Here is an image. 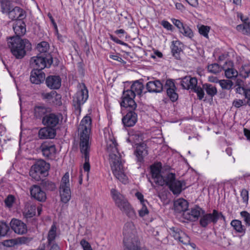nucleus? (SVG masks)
Wrapping results in <instances>:
<instances>
[{
	"instance_id": "f257e3e1",
	"label": "nucleus",
	"mask_w": 250,
	"mask_h": 250,
	"mask_svg": "<svg viewBox=\"0 0 250 250\" xmlns=\"http://www.w3.org/2000/svg\"><path fill=\"white\" fill-rule=\"evenodd\" d=\"M13 30L16 36L7 39V44L12 54L17 59H21L26 55V51L31 49V44L27 39L21 37L26 33V25L23 20H17L13 24Z\"/></svg>"
},
{
	"instance_id": "f03ea898",
	"label": "nucleus",
	"mask_w": 250,
	"mask_h": 250,
	"mask_svg": "<svg viewBox=\"0 0 250 250\" xmlns=\"http://www.w3.org/2000/svg\"><path fill=\"white\" fill-rule=\"evenodd\" d=\"M109 139L111 144L107 145V149L110 152L109 157L112 173L120 182L125 184L127 182L128 178L125 173V169L117 147L118 144L113 137Z\"/></svg>"
},
{
	"instance_id": "7ed1b4c3",
	"label": "nucleus",
	"mask_w": 250,
	"mask_h": 250,
	"mask_svg": "<svg viewBox=\"0 0 250 250\" xmlns=\"http://www.w3.org/2000/svg\"><path fill=\"white\" fill-rule=\"evenodd\" d=\"M146 91L149 93H161L164 90L167 91V95L172 102H176L178 98V94L176 92L177 88L175 86L174 80L168 79L166 81L163 80L162 81L159 80H155L149 81L146 84Z\"/></svg>"
},
{
	"instance_id": "20e7f679",
	"label": "nucleus",
	"mask_w": 250,
	"mask_h": 250,
	"mask_svg": "<svg viewBox=\"0 0 250 250\" xmlns=\"http://www.w3.org/2000/svg\"><path fill=\"white\" fill-rule=\"evenodd\" d=\"M110 195L115 205L129 218L134 220L137 218L136 212L124 195L116 188L110 190Z\"/></svg>"
},
{
	"instance_id": "39448f33",
	"label": "nucleus",
	"mask_w": 250,
	"mask_h": 250,
	"mask_svg": "<svg viewBox=\"0 0 250 250\" xmlns=\"http://www.w3.org/2000/svg\"><path fill=\"white\" fill-rule=\"evenodd\" d=\"M88 90L84 83H79L78 90L74 95L72 100L73 106L75 111L80 114L82 106L86 102L88 98Z\"/></svg>"
},
{
	"instance_id": "423d86ee",
	"label": "nucleus",
	"mask_w": 250,
	"mask_h": 250,
	"mask_svg": "<svg viewBox=\"0 0 250 250\" xmlns=\"http://www.w3.org/2000/svg\"><path fill=\"white\" fill-rule=\"evenodd\" d=\"M92 120L90 116L86 115L81 120L78 127L80 136L79 145L90 144L89 136L91 132Z\"/></svg>"
},
{
	"instance_id": "0eeeda50",
	"label": "nucleus",
	"mask_w": 250,
	"mask_h": 250,
	"mask_svg": "<svg viewBox=\"0 0 250 250\" xmlns=\"http://www.w3.org/2000/svg\"><path fill=\"white\" fill-rule=\"evenodd\" d=\"M50 164L45 161H38L30 170L29 175L36 181H39L48 175Z\"/></svg>"
},
{
	"instance_id": "6e6552de",
	"label": "nucleus",
	"mask_w": 250,
	"mask_h": 250,
	"mask_svg": "<svg viewBox=\"0 0 250 250\" xmlns=\"http://www.w3.org/2000/svg\"><path fill=\"white\" fill-rule=\"evenodd\" d=\"M131 227L130 223H126L123 228V240L124 250H141L140 242L138 238L129 236Z\"/></svg>"
},
{
	"instance_id": "1a4fd4ad",
	"label": "nucleus",
	"mask_w": 250,
	"mask_h": 250,
	"mask_svg": "<svg viewBox=\"0 0 250 250\" xmlns=\"http://www.w3.org/2000/svg\"><path fill=\"white\" fill-rule=\"evenodd\" d=\"M31 63L33 69L42 71L45 68L50 67L53 64V57L51 54L39 53L31 58Z\"/></svg>"
},
{
	"instance_id": "9d476101",
	"label": "nucleus",
	"mask_w": 250,
	"mask_h": 250,
	"mask_svg": "<svg viewBox=\"0 0 250 250\" xmlns=\"http://www.w3.org/2000/svg\"><path fill=\"white\" fill-rule=\"evenodd\" d=\"M135 96L134 92L125 87L120 103L121 108L136 109L137 105L134 100Z\"/></svg>"
},
{
	"instance_id": "9b49d317",
	"label": "nucleus",
	"mask_w": 250,
	"mask_h": 250,
	"mask_svg": "<svg viewBox=\"0 0 250 250\" xmlns=\"http://www.w3.org/2000/svg\"><path fill=\"white\" fill-rule=\"evenodd\" d=\"M136 109L131 108H121V113L123 115L122 124L125 127L133 126L137 122L138 115L135 112Z\"/></svg>"
},
{
	"instance_id": "f8f14e48",
	"label": "nucleus",
	"mask_w": 250,
	"mask_h": 250,
	"mask_svg": "<svg viewBox=\"0 0 250 250\" xmlns=\"http://www.w3.org/2000/svg\"><path fill=\"white\" fill-rule=\"evenodd\" d=\"M199 225L203 228H206L210 224L215 225L217 224V216L215 213V209L212 210V212L205 213L202 214L199 219Z\"/></svg>"
},
{
	"instance_id": "ddd939ff",
	"label": "nucleus",
	"mask_w": 250,
	"mask_h": 250,
	"mask_svg": "<svg viewBox=\"0 0 250 250\" xmlns=\"http://www.w3.org/2000/svg\"><path fill=\"white\" fill-rule=\"evenodd\" d=\"M59 122L60 117L58 114L55 113H48L42 119V123L44 126L56 129Z\"/></svg>"
},
{
	"instance_id": "4468645a",
	"label": "nucleus",
	"mask_w": 250,
	"mask_h": 250,
	"mask_svg": "<svg viewBox=\"0 0 250 250\" xmlns=\"http://www.w3.org/2000/svg\"><path fill=\"white\" fill-rule=\"evenodd\" d=\"M42 155L46 158L52 159L56 152L55 145L52 142H44L40 147Z\"/></svg>"
},
{
	"instance_id": "2eb2a0df",
	"label": "nucleus",
	"mask_w": 250,
	"mask_h": 250,
	"mask_svg": "<svg viewBox=\"0 0 250 250\" xmlns=\"http://www.w3.org/2000/svg\"><path fill=\"white\" fill-rule=\"evenodd\" d=\"M205 210L199 206L196 205L187 213H183V216L187 220L190 221H195L197 220L200 217H201L202 214L205 213Z\"/></svg>"
},
{
	"instance_id": "dca6fc26",
	"label": "nucleus",
	"mask_w": 250,
	"mask_h": 250,
	"mask_svg": "<svg viewBox=\"0 0 250 250\" xmlns=\"http://www.w3.org/2000/svg\"><path fill=\"white\" fill-rule=\"evenodd\" d=\"M80 150L82 154V158L84 160V163L83 165V168L85 172H89L90 169V165L89 162V152L90 149V144L79 145Z\"/></svg>"
},
{
	"instance_id": "f3484780",
	"label": "nucleus",
	"mask_w": 250,
	"mask_h": 250,
	"mask_svg": "<svg viewBox=\"0 0 250 250\" xmlns=\"http://www.w3.org/2000/svg\"><path fill=\"white\" fill-rule=\"evenodd\" d=\"M31 196L35 200L44 202L46 199V194L40 186L34 185L30 188Z\"/></svg>"
},
{
	"instance_id": "a211bd4d",
	"label": "nucleus",
	"mask_w": 250,
	"mask_h": 250,
	"mask_svg": "<svg viewBox=\"0 0 250 250\" xmlns=\"http://www.w3.org/2000/svg\"><path fill=\"white\" fill-rule=\"evenodd\" d=\"M46 86L51 90H58L61 86L62 79L59 75H49L45 78Z\"/></svg>"
},
{
	"instance_id": "6ab92c4d",
	"label": "nucleus",
	"mask_w": 250,
	"mask_h": 250,
	"mask_svg": "<svg viewBox=\"0 0 250 250\" xmlns=\"http://www.w3.org/2000/svg\"><path fill=\"white\" fill-rule=\"evenodd\" d=\"M176 180V174L170 171H167L162 175L160 180H157L155 184L157 185L163 186L166 185L167 187L171 185Z\"/></svg>"
},
{
	"instance_id": "aec40b11",
	"label": "nucleus",
	"mask_w": 250,
	"mask_h": 250,
	"mask_svg": "<svg viewBox=\"0 0 250 250\" xmlns=\"http://www.w3.org/2000/svg\"><path fill=\"white\" fill-rule=\"evenodd\" d=\"M180 83L182 88L184 89L191 91L197 85L198 81L196 77H192L190 76H186L180 79Z\"/></svg>"
},
{
	"instance_id": "412c9836",
	"label": "nucleus",
	"mask_w": 250,
	"mask_h": 250,
	"mask_svg": "<svg viewBox=\"0 0 250 250\" xmlns=\"http://www.w3.org/2000/svg\"><path fill=\"white\" fill-rule=\"evenodd\" d=\"M169 189L175 195H179L183 190L186 189V182L185 180H179L176 179L174 182L168 187Z\"/></svg>"
},
{
	"instance_id": "4be33fe9",
	"label": "nucleus",
	"mask_w": 250,
	"mask_h": 250,
	"mask_svg": "<svg viewBox=\"0 0 250 250\" xmlns=\"http://www.w3.org/2000/svg\"><path fill=\"white\" fill-rule=\"evenodd\" d=\"M10 224L11 229L16 233L23 234L27 232L26 225L20 220L13 219Z\"/></svg>"
},
{
	"instance_id": "5701e85b",
	"label": "nucleus",
	"mask_w": 250,
	"mask_h": 250,
	"mask_svg": "<svg viewBox=\"0 0 250 250\" xmlns=\"http://www.w3.org/2000/svg\"><path fill=\"white\" fill-rule=\"evenodd\" d=\"M45 74L42 70L33 69L30 72V81L32 83L40 84L45 80Z\"/></svg>"
},
{
	"instance_id": "b1692460",
	"label": "nucleus",
	"mask_w": 250,
	"mask_h": 250,
	"mask_svg": "<svg viewBox=\"0 0 250 250\" xmlns=\"http://www.w3.org/2000/svg\"><path fill=\"white\" fill-rule=\"evenodd\" d=\"M8 18L12 21L23 20L26 17V12L19 6H15L8 15Z\"/></svg>"
},
{
	"instance_id": "393cba45",
	"label": "nucleus",
	"mask_w": 250,
	"mask_h": 250,
	"mask_svg": "<svg viewBox=\"0 0 250 250\" xmlns=\"http://www.w3.org/2000/svg\"><path fill=\"white\" fill-rule=\"evenodd\" d=\"M149 168L152 178L154 179V182L155 183L157 180H160L163 175L161 174L162 168V164L161 162H155L150 166Z\"/></svg>"
},
{
	"instance_id": "a878e982",
	"label": "nucleus",
	"mask_w": 250,
	"mask_h": 250,
	"mask_svg": "<svg viewBox=\"0 0 250 250\" xmlns=\"http://www.w3.org/2000/svg\"><path fill=\"white\" fill-rule=\"evenodd\" d=\"M136 145L138 146H136L134 154L137 157V161L142 163L144 161V157L148 154L147 146L144 143L139 144L136 143Z\"/></svg>"
},
{
	"instance_id": "bb28decb",
	"label": "nucleus",
	"mask_w": 250,
	"mask_h": 250,
	"mask_svg": "<svg viewBox=\"0 0 250 250\" xmlns=\"http://www.w3.org/2000/svg\"><path fill=\"white\" fill-rule=\"evenodd\" d=\"M56 135V129L45 126L39 131V137L41 139H53Z\"/></svg>"
},
{
	"instance_id": "cd10ccee",
	"label": "nucleus",
	"mask_w": 250,
	"mask_h": 250,
	"mask_svg": "<svg viewBox=\"0 0 250 250\" xmlns=\"http://www.w3.org/2000/svg\"><path fill=\"white\" fill-rule=\"evenodd\" d=\"M230 225L239 237H241L245 234L246 232V227L242 225L240 220L234 219L231 221Z\"/></svg>"
},
{
	"instance_id": "c85d7f7f",
	"label": "nucleus",
	"mask_w": 250,
	"mask_h": 250,
	"mask_svg": "<svg viewBox=\"0 0 250 250\" xmlns=\"http://www.w3.org/2000/svg\"><path fill=\"white\" fill-rule=\"evenodd\" d=\"M143 80L140 79L136 80L132 82V84L129 88L130 90L134 92L136 95L141 97L142 95L143 90L144 89V85L143 83Z\"/></svg>"
},
{
	"instance_id": "c756f323",
	"label": "nucleus",
	"mask_w": 250,
	"mask_h": 250,
	"mask_svg": "<svg viewBox=\"0 0 250 250\" xmlns=\"http://www.w3.org/2000/svg\"><path fill=\"white\" fill-rule=\"evenodd\" d=\"M15 6L13 5V3L9 0H2L0 2L1 12L7 16Z\"/></svg>"
},
{
	"instance_id": "7c9ffc66",
	"label": "nucleus",
	"mask_w": 250,
	"mask_h": 250,
	"mask_svg": "<svg viewBox=\"0 0 250 250\" xmlns=\"http://www.w3.org/2000/svg\"><path fill=\"white\" fill-rule=\"evenodd\" d=\"M48 109L42 105H35L34 108V115L37 119H41L48 114Z\"/></svg>"
},
{
	"instance_id": "2f4dec72",
	"label": "nucleus",
	"mask_w": 250,
	"mask_h": 250,
	"mask_svg": "<svg viewBox=\"0 0 250 250\" xmlns=\"http://www.w3.org/2000/svg\"><path fill=\"white\" fill-rule=\"evenodd\" d=\"M182 43L178 40L173 41L172 42L171 46V53L174 57L176 59L180 58V53L182 51L181 47L180 46Z\"/></svg>"
},
{
	"instance_id": "473e14b6",
	"label": "nucleus",
	"mask_w": 250,
	"mask_h": 250,
	"mask_svg": "<svg viewBox=\"0 0 250 250\" xmlns=\"http://www.w3.org/2000/svg\"><path fill=\"white\" fill-rule=\"evenodd\" d=\"M57 229L56 222H53L47 236L48 246L51 245L56 239L57 236Z\"/></svg>"
},
{
	"instance_id": "72a5a7b5",
	"label": "nucleus",
	"mask_w": 250,
	"mask_h": 250,
	"mask_svg": "<svg viewBox=\"0 0 250 250\" xmlns=\"http://www.w3.org/2000/svg\"><path fill=\"white\" fill-rule=\"evenodd\" d=\"M61 200L63 203H67L71 198V192L69 188H60Z\"/></svg>"
},
{
	"instance_id": "f704fd0d",
	"label": "nucleus",
	"mask_w": 250,
	"mask_h": 250,
	"mask_svg": "<svg viewBox=\"0 0 250 250\" xmlns=\"http://www.w3.org/2000/svg\"><path fill=\"white\" fill-rule=\"evenodd\" d=\"M203 88L206 92L207 95L211 98L217 94V88L212 84L208 83L203 84Z\"/></svg>"
},
{
	"instance_id": "c9c22d12",
	"label": "nucleus",
	"mask_w": 250,
	"mask_h": 250,
	"mask_svg": "<svg viewBox=\"0 0 250 250\" xmlns=\"http://www.w3.org/2000/svg\"><path fill=\"white\" fill-rule=\"evenodd\" d=\"M41 183V186L45 190L49 191H53L56 188V186L54 182L48 180L42 179Z\"/></svg>"
},
{
	"instance_id": "e433bc0d",
	"label": "nucleus",
	"mask_w": 250,
	"mask_h": 250,
	"mask_svg": "<svg viewBox=\"0 0 250 250\" xmlns=\"http://www.w3.org/2000/svg\"><path fill=\"white\" fill-rule=\"evenodd\" d=\"M36 48L40 53L50 54L48 53L49 49V44L47 42H41L37 44Z\"/></svg>"
},
{
	"instance_id": "4c0bfd02",
	"label": "nucleus",
	"mask_w": 250,
	"mask_h": 250,
	"mask_svg": "<svg viewBox=\"0 0 250 250\" xmlns=\"http://www.w3.org/2000/svg\"><path fill=\"white\" fill-rule=\"evenodd\" d=\"M36 207L32 205L28 206L23 212V215L26 218H31L36 215Z\"/></svg>"
},
{
	"instance_id": "58836bf2",
	"label": "nucleus",
	"mask_w": 250,
	"mask_h": 250,
	"mask_svg": "<svg viewBox=\"0 0 250 250\" xmlns=\"http://www.w3.org/2000/svg\"><path fill=\"white\" fill-rule=\"evenodd\" d=\"M220 86L223 89L230 90L233 88V83L230 80H221L218 81Z\"/></svg>"
},
{
	"instance_id": "ea45409f",
	"label": "nucleus",
	"mask_w": 250,
	"mask_h": 250,
	"mask_svg": "<svg viewBox=\"0 0 250 250\" xmlns=\"http://www.w3.org/2000/svg\"><path fill=\"white\" fill-rule=\"evenodd\" d=\"M10 227L5 222L0 221V237H4L8 234Z\"/></svg>"
},
{
	"instance_id": "a19ab883",
	"label": "nucleus",
	"mask_w": 250,
	"mask_h": 250,
	"mask_svg": "<svg viewBox=\"0 0 250 250\" xmlns=\"http://www.w3.org/2000/svg\"><path fill=\"white\" fill-rule=\"evenodd\" d=\"M208 70L213 74H218L221 72L223 67H221L218 63H214L208 65Z\"/></svg>"
},
{
	"instance_id": "79ce46f5",
	"label": "nucleus",
	"mask_w": 250,
	"mask_h": 250,
	"mask_svg": "<svg viewBox=\"0 0 250 250\" xmlns=\"http://www.w3.org/2000/svg\"><path fill=\"white\" fill-rule=\"evenodd\" d=\"M169 233L171 236H172L175 240H179L180 239L181 234L183 233L180 229L176 227H172L169 228Z\"/></svg>"
},
{
	"instance_id": "37998d69",
	"label": "nucleus",
	"mask_w": 250,
	"mask_h": 250,
	"mask_svg": "<svg viewBox=\"0 0 250 250\" xmlns=\"http://www.w3.org/2000/svg\"><path fill=\"white\" fill-rule=\"evenodd\" d=\"M236 29L244 35H250V24H239Z\"/></svg>"
},
{
	"instance_id": "c03bdc74",
	"label": "nucleus",
	"mask_w": 250,
	"mask_h": 250,
	"mask_svg": "<svg viewBox=\"0 0 250 250\" xmlns=\"http://www.w3.org/2000/svg\"><path fill=\"white\" fill-rule=\"evenodd\" d=\"M223 69L225 70V76L228 79H232L236 77L238 75V72L236 70L233 68H225V66L223 67Z\"/></svg>"
},
{
	"instance_id": "a18cd8bd",
	"label": "nucleus",
	"mask_w": 250,
	"mask_h": 250,
	"mask_svg": "<svg viewBox=\"0 0 250 250\" xmlns=\"http://www.w3.org/2000/svg\"><path fill=\"white\" fill-rule=\"evenodd\" d=\"M179 32L184 36L189 39H191L193 37V33L192 30L187 24H185Z\"/></svg>"
},
{
	"instance_id": "49530a36",
	"label": "nucleus",
	"mask_w": 250,
	"mask_h": 250,
	"mask_svg": "<svg viewBox=\"0 0 250 250\" xmlns=\"http://www.w3.org/2000/svg\"><path fill=\"white\" fill-rule=\"evenodd\" d=\"M17 245H29L32 241L33 238L27 236H21L16 238Z\"/></svg>"
},
{
	"instance_id": "de8ad7c7",
	"label": "nucleus",
	"mask_w": 250,
	"mask_h": 250,
	"mask_svg": "<svg viewBox=\"0 0 250 250\" xmlns=\"http://www.w3.org/2000/svg\"><path fill=\"white\" fill-rule=\"evenodd\" d=\"M69 175L68 172L64 174L62 178L60 188H69Z\"/></svg>"
},
{
	"instance_id": "09e8293b",
	"label": "nucleus",
	"mask_w": 250,
	"mask_h": 250,
	"mask_svg": "<svg viewBox=\"0 0 250 250\" xmlns=\"http://www.w3.org/2000/svg\"><path fill=\"white\" fill-rule=\"evenodd\" d=\"M204 90L203 87H201L200 86L197 85L192 91L197 94V98L199 100H202L204 98Z\"/></svg>"
},
{
	"instance_id": "8fccbe9b",
	"label": "nucleus",
	"mask_w": 250,
	"mask_h": 250,
	"mask_svg": "<svg viewBox=\"0 0 250 250\" xmlns=\"http://www.w3.org/2000/svg\"><path fill=\"white\" fill-rule=\"evenodd\" d=\"M130 139L136 142H140L143 140V134L139 131L136 132L130 137V138L127 139V142H130Z\"/></svg>"
},
{
	"instance_id": "3c124183",
	"label": "nucleus",
	"mask_w": 250,
	"mask_h": 250,
	"mask_svg": "<svg viewBox=\"0 0 250 250\" xmlns=\"http://www.w3.org/2000/svg\"><path fill=\"white\" fill-rule=\"evenodd\" d=\"M210 29V27L209 26L202 25L199 28V32L201 35L208 39V32H209Z\"/></svg>"
},
{
	"instance_id": "603ef678",
	"label": "nucleus",
	"mask_w": 250,
	"mask_h": 250,
	"mask_svg": "<svg viewBox=\"0 0 250 250\" xmlns=\"http://www.w3.org/2000/svg\"><path fill=\"white\" fill-rule=\"evenodd\" d=\"M178 208H180L181 211H183L184 213H187L188 211V202L185 199L180 200L178 203Z\"/></svg>"
},
{
	"instance_id": "864d4df0",
	"label": "nucleus",
	"mask_w": 250,
	"mask_h": 250,
	"mask_svg": "<svg viewBox=\"0 0 250 250\" xmlns=\"http://www.w3.org/2000/svg\"><path fill=\"white\" fill-rule=\"evenodd\" d=\"M1 243L3 246L8 248L18 245L16 238L5 240L1 242Z\"/></svg>"
},
{
	"instance_id": "5fc2aeb1",
	"label": "nucleus",
	"mask_w": 250,
	"mask_h": 250,
	"mask_svg": "<svg viewBox=\"0 0 250 250\" xmlns=\"http://www.w3.org/2000/svg\"><path fill=\"white\" fill-rule=\"evenodd\" d=\"M240 215L243 219L246 226H250V213L247 211H242L240 212Z\"/></svg>"
},
{
	"instance_id": "6e6d98bb",
	"label": "nucleus",
	"mask_w": 250,
	"mask_h": 250,
	"mask_svg": "<svg viewBox=\"0 0 250 250\" xmlns=\"http://www.w3.org/2000/svg\"><path fill=\"white\" fill-rule=\"evenodd\" d=\"M15 200V198L14 196L11 194L8 195L4 200L5 206L9 208H11L13 206Z\"/></svg>"
},
{
	"instance_id": "4d7b16f0",
	"label": "nucleus",
	"mask_w": 250,
	"mask_h": 250,
	"mask_svg": "<svg viewBox=\"0 0 250 250\" xmlns=\"http://www.w3.org/2000/svg\"><path fill=\"white\" fill-rule=\"evenodd\" d=\"M62 96L56 91V94L54 95V98L52 100V104L55 106H60L62 104Z\"/></svg>"
},
{
	"instance_id": "13d9d810",
	"label": "nucleus",
	"mask_w": 250,
	"mask_h": 250,
	"mask_svg": "<svg viewBox=\"0 0 250 250\" xmlns=\"http://www.w3.org/2000/svg\"><path fill=\"white\" fill-rule=\"evenodd\" d=\"M141 205L142 208L138 210V213L140 217H144L149 213V210L146 207V203Z\"/></svg>"
},
{
	"instance_id": "bf43d9fd",
	"label": "nucleus",
	"mask_w": 250,
	"mask_h": 250,
	"mask_svg": "<svg viewBox=\"0 0 250 250\" xmlns=\"http://www.w3.org/2000/svg\"><path fill=\"white\" fill-rule=\"evenodd\" d=\"M241 197L242 198L243 201L246 205L248 204L249 201V191L247 189L243 188L241 191Z\"/></svg>"
},
{
	"instance_id": "052dcab7",
	"label": "nucleus",
	"mask_w": 250,
	"mask_h": 250,
	"mask_svg": "<svg viewBox=\"0 0 250 250\" xmlns=\"http://www.w3.org/2000/svg\"><path fill=\"white\" fill-rule=\"evenodd\" d=\"M250 74V67L249 66H242L240 69V74L243 77L247 78Z\"/></svg>"
},
{
	"instance_id": "680f3d73",
	"label": "nucleus",
	"mask_w": 250,
	"mask_h": 250,
	"mask_svg": "<svg viewBox=\"0 0 250 250\" xmlns=\"http://www.w3.org/2000/svg\"><path fill=\"white\" fill-rule=\"evenodd\" d=\"M160 24L163 26V27L166 29L167 30L173 31L174 27L170 23H169L168 21H166L165 20H162L160 22Z\"/></svg>"
},
{
	"instance_id": "e2e57ef3",
	"label": "nucleus",
	"mask_w": 250,
	"mask_h": 250,
	"mask_svg": "<svg viewBox=\"0 0 250 250\" xmlns=\"http://www.w3.org/2000/svg\"><path fill=\"white\" fill-rule=\"evenodd\" d=\"M119 54L117 53L116 55H114L113 53H110L109 54V58L117 61L123 64H125L126 62L123 60V59L119 56Z\"/></svg>"
},
{
	"instance_id": "0e129e2a",
	"label": "nucleus",
	"mask_w": 250,
	"mask_h": 250,
	"mask_svg": "<svg viewBox=\"0 0 250 250\" xmlns=\"http://www.w3.org/2000/svg\"><path fill=\"white\" fill-rule=\"evenodd\" d=\"M80 245L83 250H92L90 244L86 240L83 239L80 242Z\"/></svg>"
},
{
	"instance_id": "69168bd1",
	"label": "nucleus",
	"mask_w": 250,
	"mask_h": 250,
	"mask_svg": "<svg viewBox=\"0 0 250 250\" xmlns=\"http://www.w3.org/2000/svg\"><path fill=\"white\" fill-rule=\"evenodd\" d=\"M109 36L110 39L112 41H113L114 42H116V43H118V44H121V45H124V46H129L128 44L127 43L125 42H124L123 41H122L121 40H119L118 38H117V37H115L113 35L109 34Z\"/></svg>"
},
{
	"instance_id": "338daca9",
	"label": "nucleus",
	"mask_w": 250,
	"mask_h": 250,
	"mask_svg": "<svg viewBox=\"0 0 250 250\" xmlns=\"http://www.w3.org/2000/svg\"><path fill=\"white\" fill-rule=\"evenodd\" d=\"M178 240L182 244L187 245L189 242V238L184 232H183V233L181 234L180 239Z\"/></svg>"
},
{
	"instance_id": "774afa93",
	"label": "nucleus",
	"mask_w": 250,
	"mask_h": 250,
	"mask_svg": "<svg viewBox=\"0 0 250 250\" xmlns=\"http://www.w3.org/2000/svg\"><path fill=\"white\" fill-rule=\"evenodd\" d=\"M171 21L173 23V24L178 28L179 30L180 31L182 27L184 26L185 24H184L183 22H182L179 20L175 19H172Z\"/></svg>"
}]
</instances>
